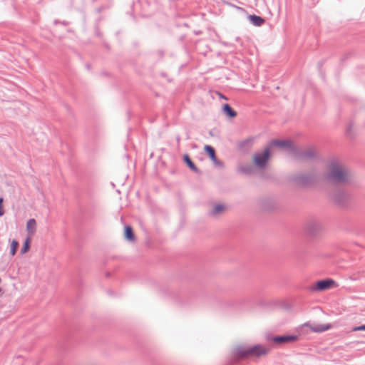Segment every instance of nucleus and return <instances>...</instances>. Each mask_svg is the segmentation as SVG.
<instances>
[{
    "label": "nucleus",
    "mask_w": 365,
    "mask_h": 365,
    "mask_svg": "<svg viewBox=\"0 0 365 365\" xmlns=\"http://www.w3.org/2000/svg\"><path fill=\"white\" fill-rule=\"evenodd\" d=\"M241 170L243 173L247 174H249L251 172V168L250 167L242 168Z\"/></svg>",
    "instance_id": "obj_23"
},
{
    "label": "nucleus",
    "mask_w": 365,
    "mask_h": 365,
    "mask_svg": "<svg viewBox=\"0 0 365 365\" xmlns=\"http://www.w3.org/2000/svg\"><path fill=\"white\" fill-rule=\"evenodd\" d=\"M333 200L340 206H344L349 200V195L344 190H336L331 196Z\"/></svg>",
    "instance_id": "obj_9"
},
{
    "label": "nucleus",
    "mask_w": 365,
    "mask_h": 365,
    "mask_svg": "<svg viewBox=\"0 0 365 365\" xmlns=\"http://www.w3.org/2000/svg\"><path fill=\"white\" fill-rule=\"evenodd\" d=\"M30 244H31V238L30 237H27L25 240L24 245L21 249V253L22 255L26 253L29 249H30Z\"/></svg>",
    "instance_id": "obj_19"
},
{
    "label": "nucleus",
    "mask_w": 365,
    "mask_h": 365,
    "mask_svg": "<svg viewBox=\"0 0 365 365\" xmlns=\"http://www.w3.org/2000/svg\"><path fill=\"white\" fill-rule=\"evenodd\" d=\"M254 138L250 137L239 143V148L240 149H250L253 145Z\"/></svg>",
    "instance_id": "obj_16"
},
{
    "label": "nucleus",
    "mask_w": 365,
    "mask_h": 365,
    "mask_svg": "<svg viewBox=\"0 0 365 365\" xmlns=\"http://www.w3.org/2000/svg\"><path fill=\"white\" fill-rule=\"evenodd\" d=\"M225 210V206L222 204L216 205L213 209L209 212L210 215L216 216L222 213Z\"/></svg>",
    "instance_id": "obj_17"
},
{
    "label": "nucleus",
    "mask_w": 365,
    "mask_h": 365,
    "mask_svg": "<svg viewBox=\"0 0 365 365\" xmlns=\"http://www.w3.org/2000/svg\"><path fill=\"white\" fill-rule=\"evenodd\" d=\"M329 172L325 178L328 182L335 184H345L351 180L349 170L337 159L331 160L328 165Z\"/></svg>",
    "instance_id": "obj_2"
},
{
    "label": "nucleus",
    "mask_w": 365,
    "mask_h": 365,
    "mask_svg": "<svg viewBox=\"0 0 365 365\" xmlns=\"http://www.w3.org/2000/svg\"><path fill=\"white\" fill-rule=\"evenodd\" d=\"M352 331H365V324H362L359 327H355L352 329Z\"/></svg>",
    "instance_id": "obj_22"
},
{
    "label": "nucleus",
    "mask_w": 365,
    "mask_h": 365,
    "mask_svg": "<svg viewBox=\"0 0 365 365\" xmlns=\"http://www.w3.org/2000/svg\"><path fill=\"white\" fill-rule=\"evenodd\" d=\"M277 146L280 148H286L290 153L293 154V148H295V145L292 144V143L289 140H273L270 142L269 145L268 146H270V148L272 146Z\"/></svg>",
    "instance_id": "obj_10"
},
{
    "label": "nucleus",
    "mask_w": 365,
    "mask_h": 365,
    "mask_svg": "<svg viewBox=\"0 0 365 365\" xmlns=\"http://www.w3.org/2000/svg\"><path fill=\"white\" fill-rule=\"evenodd\" d=\"M3 202H4V200L2 197H0V208L2 207L3 206Z\"/></svg>",
    "instance_id": "obj_26"
},
{
    "label": "nucleus",
    "mask_w": 365,
    "mask_h": 365,
    "mask_svg": "<svg viewBox=\"0 0 365 365\" xmlns=\"http://www.w3.org/2000/svg\"><path fill=\"white\" fill-rule=\"evenodd\" d=\"M204 150L210 158H212V156H214V155H215V150L211 145H206L204 147Z\"/></svg>",
    "instance_id": "obj_21"
},
{
    "label": "nucleus",
    "mask_w": 365,
    "mask_h": 365,
    "mask_svg": "<svg viewBox=\"0 0 365 365\" xmlns=\"http://www.w3.org/2000/svg\"><path fill=\"white\" fill-rule=\"evenodd\" d=\"M335 281L331 279H325L316 282L312 287L311 290L314 292H322L327 290L335 284Z\"/></svg>",
    "instance_id": "obj_8"
},
{
    "label": "nucleus",
    "mask_w": 365,
    "mask_h": 365,
    "mask_svg": "<svg viewBox=\"0 0 365 365\" xmlns=\"http://www.w3.org/2000/svg\"><path fill=\"white\" fill-rule=\"evenodd\" d=\"M322 222L319 219H311L305 225L307 235L312 237H318L324 230Z\"/></svg>",
    "instance_id": "obj_5"
},
{
    "label": "nucleus",
    "mask_w": 365,
    "mask_h": 365,
    "mask_svg": "<svg viewBox=\"0 0 365 365\" xmlns=\"http://www.w3.org/2000/svg\"><path fill=\"white\" fill-rule=\"evenodd\" d=\"M331 325L329 324H317L314 326H310V329L316 333H321L331 329Z\"/></svg>",
    "instance_id": "obj_12"
},
{
    "label": "nucleus",
    "mask_w": 365,
    "mask_h": 365,
    "mask_svg": "<svg viewBox=\"0 0 365 365\" xmlns=\"http://www.w3.org/2000/svg\"><path fill=\"white\" fill-rule=\"evenodd\" d=\"M317 174L314 171L307 173L295 174L291 178V180L293 182L301 187L312 186L317 182Z\"/></svg>",
    "instance_id": "obj_3"
},
{
    "label": "nucleus",
    "mask_w": 365,
    "mask_h": 365,
    "mask_svg": "<svg viewBox=\"0 0 365 365\" xmlns=\"http://www.w3.org/2000/svg\"><path fill=\"white\" fill-rule=\"evenodd\" d=\"M19 245V242L16 240H13L11 241L10 250V254L11 256H14L16 255Z\"/></svg>",
    "instance_id": "obj_20"
},
{
    "label": "nucleus",
    "mask_w": 365,
    "mask_h": 365,
    "mask_svg": "<svg viewBox=\"0 0 365 365\" xmlns=\"http://www.w3.org/2000/svg\"><path fill=\"white\" fill-rule=\"evenodd\" d=\"M176 140H177V142H178V143H179V142H180V136H177V138H176Z\"/></svg>",
    "instance_id": "obj_28"
},
{
    "label": "nucleus",
    "mask_w": 365,
    "mask_h": 365,
    "mask_svg": "<svg viewBox=\"0 0 365 365\" xmlns=\"http://www.w3.org/2000/svg\"><path fill=\"white\" fill-rule=\"evenodd\" d=\"M210 158V160H211L212 162H215V161H217V156H216V154H215V155H214V156H212V158Z\"/></svg>",
    "instance_id": "obj_25"
},
{
    "label": "nucleus",
    "mask_w": 365,
    "mask_h": 365,
    "mask_svg": "<svg viewBox=\"0 0 365 365\" xmlns=\"http://www.w3.org/2000/svg\"><path fill=\"white\" fill-rule=\"evenodd\" d=\"M86 68H87L88 69H90V65H89V64L86 65Z\"/></svg>",
    "instance_id": "obj_30"
},
{
    "label": "nucleus",
    "mask_w": 365,
    "mask_h": 365,
    "mask_svg": "<svg viewBox=\"0 0 365 365\" xmlns=\"http://www.w3.org/2000/svg\"><path fill=\"white\" fill-rule=\"evenodd\" d=\"M1 292V288H0V292Z\"/></svg>",
    "instance_id": "obj_31"
},
{
    "label": "nucleus",
    "mask_w": 365,
    "mask_h": 365,
    "mask_svg": "<svg viewBox=\"0 0 365 365\" xmlns=\"http://www.w3.org/2000/svg\"><path fill=\"white\" fill-rule=\"evenodd\" d=\"M248 19L251 24L256 26H262L265 21V20L262 17L255 14L250 15L248 16Z\"/></svg>",
    "instance_id": "obj_13"
},
{
    "label": "nucleus",
    "mask_w": 365,
    "mask_h": 365,
    "mask_svg": "<svg viewBox=\"0 0 365 365\" xmlns=\"http://www.w3.org/2000/svg\"><path fill=\"white\" fill-rule=\"evenodd\" d=\"M124 237L128 241H133L135 240V235L133 228L130 225L125 226Z\"/></svg>",
    "instance_id": "obj_15"
},
{
    "label": "nucleus",
    "mask_w": 365,
    "mask_h": 365,
    "mask_svg": "<svg viewBox=\"0 0 365 365\" xmlns=\"http://www.w3.org/2000/svg\"><path fill=\"white\" fill-rule=\"evenodd\" d=\"M269 158H270V146H267L264 148L263 153H256L254 155V163L257 167H259L260 168H263L266 166Z\"/></svg>",
    "instance_id": "obj_7"
},
{
    "label": "nucleus",
    "mask_w": 365,
    "mask_h": 365,
    "mask_svg": "<svg viewBox=\"0 0 365 365\" xmlns=\"http://www.w3.org/2000/svg\"><path fill=\"white\" fill-rule=\"evenodd\" d=\"M215 163V165L217 166H220V167H222L223 166V163L221 162L220 160H219L218 159H217V161L215 162H213Z\"/></svg>",
    "instance_id": "obj_24"
},
{
    "label": "nucleus",
    "mask_w": 365,
    "mask_h": 365,
    "mask_svg": "<svg viewBox=\"0 0 365 365\" xmlns=\"http://www.w3.org/2000/svg\"><path fill=\"white\" fill-rule=\"evenodd\" d=\"M3 215H4V210L1 207V208H0V217L2 216Z\"/></svg>",
    "instance_id": "obj_27"
},
{
    "label": "nucleus",
    "mask_w": 365,
    "mask_h": 365,
    "mask_svg": "<svg viewBox=\"0 0 365 365\" xmlns=\"http://www.w3.org/2000/svg\"><path fill=\"white\" fill-rule=\"evenodd\" d=\"M183 161L185 162V163H186L187 167L191 170H192L193 172H195L196 173H200V170L197 168V166L195 165V163L192 161V160L190 159V156L187 154H185L183 155Z\"/></svg>",
    "instance_id": "obj_11"
},
{
    "label": "nucleus",
    "mask_w": 365,
    "mask_h": 365,
    "mask_svg": "<svg viewBox=\"0 0 365 365\" xmlns=\"http://www.w3.org/2000/svg\"><path fill=\"white\" fill-rule=\"evenodd\" d=\"M36 225V220L34 219L29 220L27 223H26L27 231L29 233L33 234L34 232V231H35Z\"/></svg>",
    "instance_id": "obj_18"
},
{
    "label": "nucleus",
    "mask_w": 365,
    "mask_h": 365,
    "mask_svg": "<svg viewBox=\"0 0 365 365\" xmlns=\"http://www.w3.org/2000/svg\"><path fill=\"white\" fill-rule=\"evenodd\" d=\"M269 351V348L257 344L250 346H237L233 349L232 354L235 360L240 361L247 359H259L268 354Z\"/></svg>",
    "instance_id": "obj_1"
},
{
    "label": "nucleus",
    "mask_w": 365,
    "mask_h": 365,
    "mask_svg": "<svg viewBox=\"0 0 365 365\" xmlns=\"http://www.w3.org/2000/svg\"><path fill=\"white\" fill-rule=\"evenodd\" d=\"M292 156L295 159L301 161H309L318 158L317 153L314 148H308L306 149H302L297 146L295 148H293Z\"/></svg>",
    "instance_id": "obj_4"
},
{
    "label": "nucleus",
    "mask_w": 365,
    "mask_h": 365,
    "mask_svg": "<svg viewBox=\"0 0 365 365\" xmlns=\"http://www.w3.org/2000/svg\"><path fill=\"white\" fill-rule=\"evenodd\" d=\"M266 339L267 341H272L277 344H284L297 341L299 339V336L296 334L277 336L268 335L266 336Z\"/></svg>",
    "instance_id": "obj_6"
},
{
    "label": "nucleus",
    "mask_w": 365,
    "mask_h": 365,
    "mask_svg": "<svg viewBox=\"0 0 365 365\" xmlns=\"http://www.w3.org/2000/svg\"><path fill=\"white\" fill-rule=\"evenodd\" d=\"M219 96H220L221 98H225V99H226V98H225L222 94H221V93H219Z\"/></svg>",
    "instance_id": "obj_29"
},
{
    "label": "nucleus",
    "mask_w": 365,
    "mask_h": 365,
    "mask_svg": "<svg viewBox=\"0 0 365 365\" xmlns=\"http://www.w3.org/2000/svg\"><path fill=\"white\" fill-rule=\"evenodd\" d=\"M222 111L227 116L231 118L237 115V112L235 111L228 103H225L222 106Z\"/></svg>",
    "instance_id": "obj_14"
}]
</instances>
